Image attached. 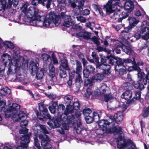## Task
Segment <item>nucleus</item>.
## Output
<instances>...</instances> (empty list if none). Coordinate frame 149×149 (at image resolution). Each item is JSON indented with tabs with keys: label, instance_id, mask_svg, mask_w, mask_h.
Segmentation results:
<instances>
[{
	"label": "nucleus",
	"instance_id": "f257e3e1",
	"mask_svg": "<svg viewBox=\"0 0 149 149\" xmlns=\"http://www.w3.org/2000/svg\"><path fill=\"white\" fill-rule=\"evenodd\" d=\"M28 6L24 4L21 7L22 12L24 13L27 19H30L31 23L35 22L36 25L39 26H44L47 28H51L53 23L56 26L59 24V17L56 15L55 13L53 12L49 13L48 17H46L45 15L40 16L39 10L33 7H30L27 8Z\"/></svg>",
	"mask_w": 149,
	"mask_h": 149
},
{
	"label": "nucleus",
	"instance_id": "f03ea898",
	"mask_svg": "<svg viewBox=\"0 0 149 149\" xmlns=\"http://www.w3.org/2000/svg\"><path fill=\"white\" fill-rule=\"evenodd\" d=\"M99 129L97 130V132L101 131L102 132L97 133L98 135L102 134L104 133L113 134L115 135H118L116 137V142L120 141L122 139V134H123V128L121 126L118 128L115 125V123H111L110 120H102L98 123Z\"/></svg>",
	"mask_w": 149,
	"mask_h": 149
},
{
	"label": "nucleus",
	"instance_id": "7ed1b4c3",
	"mask_svg": "<svg viewBox=\"0 0 149 149\" xmlns=\"http://www.w3.org/2000/svg\"><path fill=\"white\" fill-rule=\"evenodd\" d=\"M39 111H35L38 118L42 121H45L46 119L49 120L47 124L52 128L54 129L59 127L61 125V120L62 116L60 117H56L52 118L51 116L49 114L47 107H46L43 103H40L38 104Z\"/></svg>",
	"mask_w": 149,
	"mask_h": 149
},
{
	"label": "nucleus",
	"instance_id": "20e7f679",
	"mask_svg": "<svg viewBox=\"0 0 149 149\" xmlns=\"http://www.w3.org/2000/svg\"><path fill=\"white\" fill-rule=\"evenodd\" d=\"M146 71L147 73L145 77V73L143 71L138 72V80L137 81H134L132 83V85L136 89H139L141 91L144 89L145 87L144 85H146L148 83V80H149V70L147 68H146Z\"/></svg>",
	"mask_w": 149,
	"mask_h": 149
},
{
	"label": "nucleus",
	"instance_id": "39448f33",
	"mask_svg": "<svg viewBox=\"0 0 149 149\" xmlns=\"http://www.w3.org/2000/svg\"><path fill=\"white\" fill-rule=\"evenodd\" d=\"M100 62L96 65V68L97 69L103 70L102 72L105 74L109 75L111 73L110 69L111 67L109 65V61L106 56H103L102 54H100Z\"/></svg>",
	"mask_w": 149,
	"mask_h": 149
},
{
	"label": "nucleus",
	"instance_id": "423d86ee",
	"mask_svg": "<svg viewBox=\"0 0 149 149\" xmlns=\"http://www.w3.org/2000/svg\"><path fill=\"white\" fill-rule=\"evenodd\" d=\"M125 52L126 54L130 55L134 52L133 50L130 45L126 46L123 44H120L119 43L116 42L112 47V50L113 52H115L116 54H118L121 53V50Z\"/></svg>",
	"mask_w": 149,
	"mask_h": 149
},
{
	"label": "nucleus",
	"instance_id": "0eeeda50",
	"mask_svg": "<svg viewBox=\"0 0 149 149\" xmlns=\"http://www.w3.org/2000/svg\"><path fill=\"white\" fill-rule=\"evenodd\" d=\"M120 0H109L106 4L104 6L103 8L105 10L107 14H110L115 11H120V8H117V6H119L118 1Z\"/></svg>",
	"mask_w": 149,
	"mask_h": 149
},
{
	"label": "nucleus",
	"instance_id": "6e6552de",
	"mask_svg": "<svg viewBox=\"0 0 149 149\" xmlns=\"http://www.w3.org/2000/svg\"><path fill=\"white\" fill-rule=\"evenodd\" d=\"M65 12H62L60 15H57L55 14L56 15H58L59 17V24L60 23V18L61 17V18L64 19V22L63 24V26H64L68 27L70 26H72L75 23V21L73 20L70 15H67L65 14ZM54 24L56 26H58H58H56L55 24Z\"/></svg>",
	"mask_w": 149,
	"mask_h": 149
},
{
	"label": "nucleus",
	"instance_id": "1a4fd4ad",
	"mask_svg": "<svg viewBox=\"0 0 149 149\" xmlns=\"http://www.w3.org/2000/svg\"><path fill=\"white\" fill-rule=\"evenodd\" d=\"M108 117H109L108 120H110V121H111V123H116L119 124L123 120L124 115L123 112L119 111L115 113L114 116L113 115L109 114Z\"/></svg>",
	"mask_w": 149,
	"mask_h": 149
},
{
	"label": "nucleus",
	"instance_id": "9d476101",
	"mask_svg": "<svg viewBox=\"0 0 149 149\" xmlns=\"http://www.w3.org/2000/svg\"><path fill=\"white\" fill-rule=\"evenodd\" d=\"M129 22V25L125 29V31H121V33H127L130 32L132 28L134 27L139 22V20H136L135 17H129L128 19Z\"/></svg>",
	"mask_w": 149,
	"mask_h": 149
},
{
	"label": "nucleus",
	"instance_id": "9b49d317",
	"mask_svg": "<svg viewBox=\"0 0 149 149\" xmlns=\"http://www.w3.org/2000/svg\"><path fill=\"white\" fill-rule=\"evenodd\" d=\"M107 58L109 60V63L112 65H115V69L117 71L118 69H116L117 66H120V58L117 56H115L111 54L110 56H107Z\"/></svg>",
	"mask_w": 149,
	"mask_h": 149
},
{
	"label": "nucleus",
	"instance_id": "f8f14e48",
	"mask_svg": "<svg viewBox=\"0 0 149 149\" xmlns=\"http://www.w3.org/2000/svg\"><path fill=\"white\" fill-rule=\"evenodd\" d=\"M79 101L77 100L74 102L73 104L70 106L69 107H68L67 108H66V110L65 111V115H67L69 113H72L74 112V110L77 111L80 108Z\"/></svg>",
	"mask_w": 149,
	"mask_h": 149
},
{
	"label": "nucleus",
	"instance_id": "ddd939ff",
	"mask_svg": "<svg viewBox=\"0 0 149 149\" xmlns=\"http://www.w3.org/2000/svg\"><path fill=\"white\" fill-rule=\"evenodd\" d=\"M122 139L121 141H123V143H121L116 142L117 143V148L119 149H124L133 144V142L130 139H128L126 140L124 136L122 135Z\"/></svg>",
	"mask_w": 149,
	"mask_h": 149
},
{
	"label": "nucleus",
	"instance_id": "4468645a",
	"mask_svg": "<svg viewBox=\"0 0 149 149\" xmlns=\"http://www.w3.org/2000/svg\"><path fill=\"white\" fill-rule=\"evenodd\" d=\"M95 68L94 67L91 65H89L84 68L83 70L84 77L86 78H88L92 74H93L95 72Z\"/></svg>",
	"mask_w": 149,
	"mask_h": 149
},
{
	"label": "nucleus",
	"instance_id": "2eb2a0df",
	"mask_svg": "<svg viewBox=\"0 0 149 149\" xmlns=\"http://www.w3.org/2000/svg\"><path fill=\"white\" fill-rule=\"evenodd\" d=\"M20 108V105L16 103H13L11 106L7 109V111L9 112H13L14 115H18Z\"/></svg>",
	"mask_w": 149,
	"mask_h": 149
},
{
	"label": "nucleus",
	"instance_id": "dca6fc26",
	"mask_svg": "<svg viewBox=\"0 0 149 149\" xmlns=\"http://www.w3.org/2000/svg\"><path fill=\"white\" fill-rule=\"evenodd\" d=\"M76 35L78 36L83 38L84 39L89 40L91 39V33L86 31H80L77 33Z\"/></svg>",
	"mask_w": 149,
	"mask_h": 149
},
{
	"label": "nucleus",
	"instance_id": "f3484780",
	"mask_svg": "<svg viewBox=\"0 0 149 149\" xmlns=\"http://www.w3.org/2000/svg\"><path fill=\"white\" fill-rule=\"evenodd\" d=\"M134 2L130 0L126 1L124 5V8L127 10V12L130 13L134 9Z\"/></svg>",
	"mask_w": 149,
	"mask_h": 149
},
{
	"label": "nucleus",
	"instance_id": "a211bd4d",
	"mask_svg": "<svg viewBox=\"0 0 149 149\" xmlns=\"http://www.w3.org/2000/svg\"><path fill=\"white\" fill-rule=\"evenodd\" d=\"M26 116L25 113H22L19 115V119L21 120V126L22 128L25 127L27 125L28 121L26 120Z\"/></svg>",
	"mask_w": 149,
	"mask_h": 149
},
{
	"label": "nucleus",
	"instance_id": "6ab92c4d",
	"mask_svg": "<svg viewBox=\"0 0 149 149\" xmlns=\"http://www.w3.org/2000/svg\"><path fill=\"white\" fill-rule=\"evenodd\" d=\"M132 97V93L131 91H126L125 92L123 93L122 95H121V97L122 98L125 99V100L128 101L129 103H130V101Z\"/></svg>",
	"mask_w": 149,
	"mask_h": 149
},
{
	"label": "nucleus",
	"instance_id": "aec40b11",
	"mask_svg": "<svg viewBox=\"0 0 149 149\" xmlns=\"http://www.w3.org/2000/svg\"><path fill=\"white\" fill-rule=\"evenodd\" d=\"M109 88L106 84L102 83L100 88V94L102 95L109 93Z\"/></svg>",
	"mask_w": 149,
	"mask_h": 149
},
{
	"label": "nucleus",
	"instance_id": "412c9836",
	"mask_svg": "<svg viewBox=\"0 0 149 149\" xmlns=\"http://www.w3.org/2000/svg\"><path fill=\"white\" fill-rule=\"evenodd\" d=\"M31 136L30 134H28L22 136L20 137L21 141L20 143L26 144L28 145L30 142V138Z\"/></svg>",
	"mask_w": 149,
	"mask_h": 149
},
{
	"label": "nucleus",
	"instance_id": "4be33fe9",
	"mask_svg": "<svg viewBox=\"0 0 149 149\" xmlns=\"http://www.w3.org/2000/svg\"><path fill=\"white\" fill-rule=\"evenodd\" d=\"M45 70L42 68H39L36 72V77L38 80L42 79L44 75Z\"/></svg>",
	"mask_w": 149,
	"mask_h": 149
},
{
	"label": "nucleus",
	"instance_id": "5701e85b",
	"mask_svg": "<svg viewBox=\"0 0 149 149\" xmlns=\"http://www.w3.org/2000/svg\"><path fill=\"white\" fill-rule=\"evenodd\" d=\"M102 113L100 111L98 113L94 112L92 113V115L94 121L96 122L98 125L99 122L102 119L100 120V117L102 115Z\"/></svg>",
	"mask_w": 149,
	"mask_h": 149
},
{
	"label": "nucleus",
	"instance_id": "b1692460",
	"mask_svg": "<svg viewBox=\"0 0 149 149\" xmlns=\"http://www.w3.org/2000/svg\"><path fill=\"white\" fill-rule=\"evenodd\" d=\"M76 68L75 70L76 72V74H80L82 72V67L81 62L79 60H75Z\"/></svg>",
	"mask_w": 149,
	"mask_h": 149
},
{
	"label": "nucleus",
	"instance_id": "393cba45",
	"mask_svg": "<svg viewBox=\"0 0 149 149\" xmlns=\"http://www.w3.org/2000/svg\"><path fill=\"white\" fill-rule=\"evenodd\" d=\"M39 139L41 140V145H44L46 142L49 141V138L48 136L46 134H40L38 135Z\"/></svg>",
	"mask_w": 149,
	"mask_h": 149
},
{
	"label": "nucleus",
	"instance_id": "a878e982",
	"mask_svg": "<svg viewBox=\"0 0 149 149\" xmlns=\"http://www.w3.org/2000/svg\"><path fill=\"white\" fill-rule=\"evenodd\" d=\"M141 92L139 91H135V97H134L131 100H130V103H134L136 100H138L141 99Z\"/></svg>",
	"mask_w": 149,
	"mask_h": 149
},
{
	"label": "nucleus",
	"instance_id": "bb28decb",
	"mask_svg": "<svg viewBox=\"0 0 149 149\" xmlns=\"http://www.w3.org/2000/svg\"><path fill=\"white\" fill-rule=\"evenodd\" d=\"M134 58V57L132 58V60L130 58L124 59L120 58V61H121L120 62V66H123L125 67L126 64L130 63L132 64L133 62Z\"/></svg>",
	"mask_w": 149,
	"mask_h": 149
},
{
	"label": "nucleus",
	"instance_id": "cd10ccee",
	"mask_svg": "<svg viewBox=\"0 0 149 149\" xmlns=\"http://www.w3.org/2000/svg\"><path fill=\"white\" fill-rule=\"evenodd\" d=\"M65 110H66L65 107L63 104H59L58 105L57 113L60 116H62V114H63L65 115Z\"/></svg>",
	"mask_w": 149,
	"mask_h": 149
},
{
	"label": "nucleus",
	"instance_id": "c85d7f7f",
	"mask_svg": "<svg viewBox=\"0 0 149 149\" xmlns=\"http://www.w3.org/2000/svg\"><path fill=\"white\" fill-rule=\"evenodd\" d=\"M68 69H66L64 68H59L58 70V73L60 78H65L67 76L66 70Z\"/></svg>",
	"mask_w": 149,
	"mask_h": 149
},
{
	"label": "nucleus",
	"instance_id": "c756f323",
	"mask_svg": "<svg viewBox=\"0 0 149 149\" xmlns=\"http://www.w3.org/2000/svg\"><path fill=\"white\" fill-rule=\"evenodd\" d=\"M61 64L59 68H64L66 69H68L69 68L68 61L64 58H63L61 60Z\"/></svg>",
	"mask_w": 149,
	"mask_h": 149
},
{
	"label": "nucleus",
	"instance_id": "7c9ffc66",
	"mask_svg": "<svg viewBox=\"0 0 149 149\" xmlns=\"http://www.w3.org/2000/svg\"><path fill=\"white\" fill-rule=\"evenodd\" d=\"M72 98V96L70 95L66 96L64 97V103L67 106L66 108H67L68 107V108L69 107Z\"/></svg>",
	"mask_w": 149,
	"mask_h": 149
},
{
	"label": "nucleus",
	"instance_id": "2f4dec72",
	"mask_svg": "<svg viewBox=\"0 0 149 149\" xmlns=\"http://www.w3.org/2000/svg\"><path fill=\"white\" fill-rule=\"evenodd\" d=\"M77 75L76 76L75 80V83L76 85L80 86L81 84L83 83V81L80 74H77Z\"/></svg>",
	"mask_w": 149,
	"mask_h": 149
},
{
	"label": "nucleus",
	"instance_id": "473e14b6",
	"mask_svg": "<svg viewBox=\"0 0 149 149\" xmlns=\"http://www.w3.org/2000/svg\"><path fill=\"white\" fill-rule=\"evenodd\" d=\"M75 117L72 114L67 117V122L71 125V127L73 126L74 123Z\"/></svg>",
	"mask_w": 149,
	"mask_h": 149
},
{
	"label": "nucleus",
	"instance_id": "72a5a7b5",
	"mask_svg": "<svg viewBox=\"0 0 149 149\" xmlns=\"http://www.w3.org/2000/svg\"><path fill=\"white\" fill-rule=\"evenodd\" d=\"M33 137L34 140V145L36 147L35 149H41V148L38 138L37 135L36 134H35L33 136Z\"/></svg>",
	"mask_w": 149,
	"mask_h": 149
},
{
	"label": "nucleus",
	"instance_id": "f704fd0d",
	"mask_svg": "<svg viewBox=\"0 0 149 149\" xmlns=\"http://www.w3.org/2000/svg\"><path fill=\"white\" fill-rule=\"evenodd\" d=\"M38 68L37 66L36 63H34L31 64H30L29 66V68L31 70L32 75H34L35 73H36Z\"/></svg>",
	"mask_w": 149,
	"mask_h": 149
},
{
	"label": "nucleus",
	"instance_id": "c9c22d12",
	"mask_svg": "<svg viewBox=\"0 0 149 149\" xmlns=\"http://www.w3.org/2000/svg\"><path fill=\"white\" fill-rule=\"evenodd\" d=\"M93 80L91 79H86L84 81V85L85 86L89 85L88 87H91L93 85Z\"/></svg>",
	"mask_w": 149,
	"mask_h": 149
},
{
	"label": "nucleus",
	"instance_id": "e433bc0d",
	"mask_svg": "<svg viewBox=\"0 0 149 149\" xmlns=\"http://www.w3.org/2000/svg\"><path fill=\"white\" fill-rule=\"evenodd\" d=\"M68 70L69 73V78L74 79L75 74H76V72L74 69L72 68L71 69L69 68Z\"/></svg>",
	"mask_w": 149,
	"mask_h": 149
},
{
	"label": "nucleus",
	"instance_id": "4c0bfd02",
	"mask_svg": "<svg viewBox=\"0 0 149 149\" xmlns=\"http://www.w3.org/2000/svg\"><path fill=\"white\" fill-rule=\"evenodd\" d=\"M52 0H42L41 4L43 6H46L47 9L50 8Z\"/></svg>",
	"mask_w": 149,
	"mask_h": 149
},
{
	"label": "nucleus",
	"instance_id": "58836bf2",
	"mask_svg": "<svg viewBox=\"0 0 149 149\" xmlns=\"http://www.w3.org/2000/svg\"><path fill=\"white\" fill-rule=\"evenodd\" d=\"M3 44L4 46H6L8 48L13 49L15 46L13 43L10 41H6L3 42Z\"/></svg>",
	"mask_w": 149,
	"mask_h": 149
},
{
	"label": "nucleus",
	"instance_id": "ea45409f",
	"mask_svg": "<svg viewBox=\"0 0 149 149\" xmlns=\"http://www.w3.org/2000/svg\"><path fill=\"white\" fill-rule=\"evenodd\" d=\"M39 126L40 128V133H43L44 134H49V132L45 125L40 124L39 125Z\"/></svg>",
	"mask_w": 149,
	"mask_h": 149
},
{
	"label": "nucleus",
	"instance_id": "a19ab883",
	"mask_svg": "<svg viewBox=\"0 0 149 149\" xmlns=\"http://www.w3.org/2000/svg\"><path fill=\"white\" fill-rule=\"evenodd\" d=\"M103 96L102 100L107 102L112 98V95L109 93L103 95Z\"/></svg>",
	"mask_w": 149,
	"mask_h": 149
},
{
	"label": "nucleus",
	"instance_id": "79ce46f5",
	"mask_svg": "<svg viewBox=\"0 0 149 149\" xmlns=\"http://www.w3.org/2000/svg\"><path fill=\"white\" fill-rule=\"evenodd\" d=\"M49 75L52 78H54L56 76L55 68L53 65H52L51 67L49 70Z\"/></svg>",
	"mask_w": 149,
	"mask_h": 149
},
{
	"label": "nucleus",
	"instance_id": "37998d69",
	"mask_svg": "<svg viewBox=\"0 0 149 149\" xmlns=\"http://www.w3.org/2000/svg\"><path fill=\"white\" fill-rule=\"evenodd\" d=\"M41 58L45 62H49V60H51V58L50 56L46 53H43L42 54Z\"/></svg>",
	"mask_w": 149,
	"mask_h": 149
},
{
	"label": "nucleus",
	"instance_id": "c03bdc74",
	"mask_svg": "<svg viewBox=\"0 0 149 149\" xmlns=\"http://www.w3.org/2000/svg\"><path fill=\"white\" fill-rule=\"evenodd\" d=\"M92 111L90 108H85L83 110L82 113L83 115L85 116L92 114Z\"/></svg>",
	"mask_w": 149,
	"mask_h": 149
},
{
	"label": "nucleus",
	"instance_id": "a18cd8bd",
	"mask_svg": "<svg viewBox=\"0 0 149 149\" xmlns=\"http://www.w3.org/2000/svg\"><path fill=\"white\" fill-rule=\"evenodd\" d=\"M133 65V70L137 71L138 72H140L141 70L140 68L137 65L135 61V58H133V62L132 64Z\"/></svg>",
	"mask_w": 149,
	"mask_h": 149
},
{
	"label": "nucleus",
	"instance_id": "49530a36",
	"mask_svg": "<svg viewBox=\"0 0 149 149\" xmlns=\"http://www.w3.org/2000/svg\"><path fill=\"white\" fill-rule=\"evenodd\" d=\"M123 87L126 91H130L132 89L131 84L128 82L125 83L123 84Z\"/></svg>",
	"mask_w": 149,
	"mask_h": 149
},
{
	"label": "nucleus",
	"instance_id": "de8ad7c7",
	"mask_svg": "<svg viewBox=\"0 0 149 149\" xmlns=\"http://www.w3.org/2000/svg\"><path fill=\"white\" fill-rule=\"evenodd\" d=\"M95 9L96 11H98L99 14L102 17H104V16L102 9L98 5L95 4Z\"/></svg>",
	"mask_w": 149,
	"mask_h": 149
},
{
	"label": "nucleus",
	"instance_id": "09e8293b",
	"mask_svg": "<svg viewBox=\"0 0 149 149\" xmlns=\"http://www.w3.org/2000/svg\"><path fill=\"white\" fill-rule=\"evenodd\" d=\"M121 15L123 16L118 19V22H121L123 19L126 18L129 16L127 13H125L124 12H122Z\"/></svg>",
	"mask_w": 149,
	"mask_h": 149
},
{
	"label": "nucleus",
	"instance_id": "8fccbe9b",
	"mask_svg": "<svg viewBox=\"0 0 149 149\" xmlns=\"http://www.w3.org/2000/svg\"><path fill=\"white\" fill-rule=\"evenodd\" d=\"M85 118L87 123L90 124L92 123L94 121L92 115L87 116H85Z\"/></svg>",
	"mask_w": 149,
	"mask_h": 149
},
{
	"label": "nucleus",
	"instance_id": "3c124183",
	"mask_svg": "<svg viewBox=\"0 0 149 149\" xmlns=\"http://www.w3.org/2000/svg\"><path fill=\"white\" fill-rule=\"evenodd\" d=\"M91 87H88L86 89V92L84 94V96L85 97L88 98L92 94V92L91 91Z\"/></svg>",
	"mask_w": 149,
	"mask_h": 149
},
{
	"label": "nucleus",
	"instance_id": "603ef678",
	"mask_svg": "<svg viewBox=\"0 0 149 149\" xmlns=\"http://www.w3.org/2000/svg\"><path fill=\"white\" fill-rule=\"evenodd\" d=\"M149 114V106L145 108L143 110L142 116L144 118L147 117Z\"/></svg>",
	"mask_w": 149,
	"mask_h": 149
},
{
	"label": "nucleus",
	"instance_id": "864d4df0",
	"mask_svg": "<svg viewBox=\"0 0 149 149\" xmlns=\"http://www.w3.org/2000/svg\"><path fill=\"white\" fill-rule=\"evenodd\" d=\"M8 5L10 6H11L12 4L14 7H16L18 3V0H8Z\"/></svg>",
	"mask_w": 149,
	"mask_h": 149
},
{
	"label": "nucleus",
	"instance_id": "5fc2aeb1",
	"mask_svg": "<svg viewBox=\"0 0 149 149\" xmlns=\"http://www.w3.org/2000/svg\"><path fill=\"white\" fill-rule=\"evenodd\" d=\"M56 105H54V104L49 107V109L51 113H54L56 112H57V110H56Z\"/></svg>",
	"mask_w": 149,
	"mask_h": 149
},
{
	"label": "nucleus",
	"instance_id": "6e6d98bb",
	"mask_svg": "<svg viewBox=\"0 0 149 149\" xmlns=\"http://www.w3.org/2000/svg\"><path fill=\"white\" fill-rule=\"evenodd\" d=\"M77 129H76L77 133L80 134L81 132V127L82 126V123L80 120H79L77 123Z\"/></svg>",
	"mask_w": 149,
	"mask_h": 149
},
{
	"label": "nucleus",
	"instance_id": "4d7b16f0",
	"mask_svg": "<svg viewBox=\"0 0 149 149\" xmlns=\"http://www.w3.org/2000/svg\"><path fill=\"white\" fill-rule=\"evenodd\" d=\"M20 145L16 147V149H27L28 145L20 143Z\"/></svg>",
	"mask_w": 149,
	"mask_h": 149
},
{
	"label": "nucleus",
	"instance_id": "13d9d810",
	"mask_svg": "<svg viewBox=\"0 0 149 149\" xmlns=\"http://www.w3.org/2000/svg\"><path fill=\"white\" fill-rule=\"evenodd\" d=\"M51 58L52 59L54 64H58V62L56 57V55L54 53H53L52 54Z\"/></svg>",
	"mask_w": 149,
	"mask_h": 149
},
{
	"label": "nucleus",
	"instance_id": "bf43d9fd",
	"mask_svg": "<svg viewBox=\"0 0 149 149\" xmlns=\"http://www.w3.org/2000/svg\"><path fill=\"white\" fill-rule=\"evenodd\" d=\"M94 77L96 80H100L103 79V75L101 74L97 73L94 76Z\"/></svg>",
	"mask_w": 149,
	"mask_h": 149
},
{
	"label": "nucleus",
	"instance_id": "052dcab7",
	"mask_svg": "<svg viewBox=\"0 0 149 149\" xmlns=\"http://www.w3.org/2000/svg\"><path fill=\"white\" fill-rule=\"evenodd\" d=\"M62 127L63 129L65 130H68L69 129V126H71V125L69 124L68 123H63L62 125Z\"/></svg>",
	"mask_w": 149,
	"mask_h": 149
},
{
	"label": "nucleus",
	"instance_id": "680f3d73",
	"mask_svg": "<svg viewBox=\"0 0 149 149\" xmlns=\"http://www.w3.org/2000/svg\"><path fill=\"white\" fill-rule=\"evenodd\" d=\"M6 103L3 101L0 100V111H3L5 109Z\"/></svg>",
	"mask_w": 149,
	"mask_h": 149
},
{
	"label": "nucleus",
	"instance_id": "e2e57ef3",
	"mask_svg": "<svg viewBox=\"0 0 149 149\" xmlns=\"http://www.w3.org/2000/svg\"><path fill=\"white\" fill-rule=\"evenodd\" d=\"M92 41L94 44H96L97 45H99L100 44V42L98 40L96 36H94L91 38Z\"/></svg>",
	"mask_w": 149,
	"mask_h": 149
},
{
	"label": "nucleus",
	"instance_id": "0e129e2a",
	"mask_svg": "<svg viewBox=\"0 0 149 149\" xmlns=\"http://www.w3.org/2000/svg\"><path fill=\"white\" fill-rule=\"evenodd\" d=\"M76 18L77 21H80L81 22H85L86 21V19L82 16L77 17Z\"/></svg>",
	"mask_w": 149,
	"mask_h": 149
},
{
	"label": "nucleus",
	"instance_id": "69168bd1",
	"mask_svg": "<svg viewBox=\"0 0 149 149\" xmlns=\"http://www.w3.org/2000/svg\"><path fill=\"white\" fill-rule=\"evenodd\" d=\"M48 142H46L44 143V145H42L44 149H50L52 148V145Z\"/></svg>",
	"mask_w": 149,
	"mask_h": 149
},
{
	"label": "nucleus",
	"instance_id": "338daca9",
	"mask_svg": "<svg viewBox=\"0 0 149 149\" xmlns=\"http://www.w3.org/2000/svg\"><path fill=\"white\" fill-rule=\"evenodd\" d=\"M22 129L19 130V133L20 134H24L28 133V129L24 127L22 128Z\"/></svg>",
	"mask_w": 149,
	"mask_h": 149
},
{
	"label": "nucleus",
	"instance_id": "774afa93",
	"mask_svg": "<svg viewBox=\"0 0 149 149\" xmlns=\"http://www.w3.org/2000/svg\"><path fill=\"white\" fill-rule=\"evenodd\" d=\"M1 91H4V93L7 94H10L11 90L7 86L5 87V88H3L1 89Z\"/></svg>",
	"mask_w": 149,
	"mask_h": 149
}]
</instances>
